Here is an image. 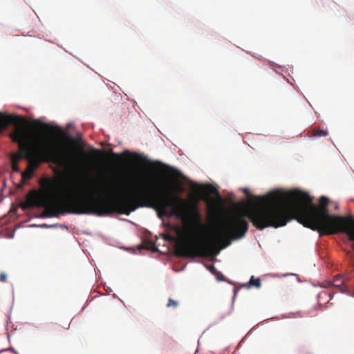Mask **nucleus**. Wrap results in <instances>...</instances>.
<instances>
[{
	"mask_svg": "<svg viewBox=\"0 0 354 354\" xmlns=\"http://www.w3.org/2000/svg\"><path fill=\"white\" fill-rule=\"evenodd\" d=\"M20 142L21 157L28 161L26 170L34 173L35 170L42 162H53L66 167L74 165L71 156L64 153L53 145L41 142L32 143L27 140L21 134L19 136Z\"/></svg>",
	"mask_w": 354,
	"mask_h": 354,
	"instance_id": "1",
	"label": "nucleus"
},
{
	"mask_svg": "<svg viewBox=\"0 0 354 354\" xmlns=\"http://www.w3.org/2000/svg\"><path fill=\"white\" fill-rule=\"evenodd\" d=\"M20 116L13 115L0 114V133L6 129L9 124H17L21 122Z\"/></svg>",
	"mask_w": 354,
	"mask_h": 354,
	"instance_id": "2",
	"label": "nucleus"
},
{
	"mask_svg": "<svg viewBox=\"0 0 354 354\" xmlns=\"http://www.w3.org/2000/svg\"><path fill=\"white\" fill-rule=\"evenodd\" d=\"M193 187L201 189L205 195H207V196L215 195L218 197L220 202L221 201V198L219 195L218 189L212 185L208 184V185L200 186L198 185L195 184L193 186Z\"/></svg>",
	"mask_w": 354,
	"mask_h": 354,
	"instance_id": "3",
	"label": "nucleus"
},
{
	"mask_svg": "<svg viewBox=\"0 0 354 354\" xmlns=\"http://www.w3.org/2000/svg\"><path fill=\"white\" fill-rule=\"evenodd\" d=\"M346 283V279L342 276H337L332 282V285L339 290L340 292H344L346 290V288L344 287V284Z\"/></svg>",
	"mask_w": 354,
	"mask_h": 354,
	"instance_id": "4",
	"label": "nucleus"
},
{
	"mask_svg": "<svg viewBox=\"0 0 354 354\" xmlns=\"http://www.w3.org/2000/svg\"><path fill=\"white\" fill-rule=\"evenodd\" d=\"M96 184H97V186H95V189L93 190L95 191H97V192H106L108 190H109V189H108V186H99V183L100 182H103V183H106V184L107 185V181L106 180V179L102 176L100 178V180H95L94 181Z\"/></svg>",
	"mask_w": 354,
	"mask_h": 354,
	"instance_id": "5",
	"label": "nucleus"
},
{
	"mask_svg": "<svg viewBox=\"0 0 354 354\" xmlns=\"http://www.w3.org/2000/svg\"><path fill=\"white\" fill-rule=\"evenodd\" d=\"M328 132L327 130L324 129H314L312 131V136L320 138V137H325L328 136Z\"/></svg>",
	"mask_w": 354,
	"mask_h": 354,
	"instance_id": "6",
	"label": "nucleus"
},
{
	"mask_svg": "<svg viewBox=\"0 0 354 354\" xmlns=\"http://www.w3.org/2000/svg\"><path fill=\"white\" fill-rule=\"evenodd\" d=\"M261 285V283L260 279L259 278L254 279V276H252L250 279L248 286V287L254 286L256 288H260Z\"/></svg>",
	"mask_w": 354,
	"mask_h": 354,
	"instance_id": "7",
	"label": "nucleus"
},
{
	"mask_svg": "<svg viewBox=\"0 0 354 354\" xmlns=\"http://www.w3.org/2000/svg\"><path fill=\"white\" fill-rule=\"evenodd\" d=\"M207 268L210 271V272L216 276L218 279L219 278V275H221V273L217 270V269L214 267V265L208 266Z\"/></svg>",
	"mask_w": 354,
	"mask_h": 354,
	"instance_id": "8",
	"label": "nucleus"
},
{
	"mask_svg": "<svg viewBox=\"0 0 354 354\" xmlns=\"http://www.w3.org/2000/svg\"><path fill=\"white\" fill-rule=\"evenodd\" d=\"M34 124L36 126H37L38 127L43 129H49V126L48 124H46V123H44L38 120H35Z\"/></svg>",
	"mask_w": 354,
	"mask_h": 354,
	"instance_id": "9",
	"label": "nucleus"
},
{
	"mask_svg": "<svg viewBox=\"0 0 354 354\" xmlns=\"http://www.w3.org/2000/svg\"><path fill=\"white\" fill-rule=\"evenodd\" d=\"M178 305V303L177 301H175V300L169 298L168 299V303L167 304V308L172 307L174 308H177Z\"/></svg>",
	"mask_w": 354,
	"mask_h": 354,
	"instance_id": "10",
	"label": "nucleus"
},
{
	"mask_svg": "<svg viewBox=\"0 0 354 354\" xmlns=\"http://www.w3.org/2000/svg\"><path fill=\"white\" fill-rule=\"evenodd\" d=\"M33 174L30 173L28 171L26 170L24 172L21 174V176L23 179L28 180L32 177Z\"/></svg>",
	"mask_w": 354,
	"mask_h": 354,
	"instance_id": "11",
	"label": "nucleus"
},
{
	"mask_svg": "<svg viewBox=\"0 0 354 354\" xmlns=\"http://www.w3.org/2000/svg\"><path fill=\"white\" fill-rule=\"evenodd\" d=\"M110 153L111 154L114 156V157H116V158H124L125 156L127 155H129V152L128 151H126L125 152H124L123 153H121V154H117V153H113V151L111 150L110 151Z\"/></svg>",
	"mask_w": 354,
	"mask_h": 354,
	"instance_id": "12",
	"label": "nucleus"
},
{
	"mask_svg": "<svg viewBox=\"0 0 354 354\" xmlns=\"http://www.w3.org/2000/svg\"><path fill=\"white\" fill-rule=\"evenodd\" d=\"M12 170L15 171H19L17 160H12Z\"/></svg>",
	"mask_w": 354,
	"mask_h": 354,
	"instance_id": "13",
	"label": "nucleus"
},
{
	"mask_svg": "<svg viewBox=\"0 0 354 354\" xmlns=\"http://www.w3.org/2000/svg\"><path fill=\"white\" fill-rule=\"evenodd\" d=\"M165 239L167 241H171V242L176 241V239L174 236H171V235H169V234L165 236Z\"/></svg>",
	"mask_w": 354,
	"mask_h": 354,
	"instance_id": "14",
	"label": "nucleus"
},
{
	"mask_svg": "<svg viewBox=\"0 0 354 354\" xmlns=\"http://www.w3.org/2000/svg\"><path fill=\"white\" fill-rule=\"evenodd\" d=\"M7 280V275L6 274L2 272L0 273V281L1 282H6Z\"/></svg>",
	"mask_w": 354,
	"mask_h": 354,
	"instance_id": "15",
	"label": "nucleus"
},
{
	"mask_svg": "<svg viewBox=\"0 0 354 354\" xmlns=\"http://www.w3.org/2000/svg\"><path fill=\"white\" fill-rule=\"evenodd\" d=\"M60 326L59 324H54L51 326V330L55 332H58L59 330Z\"/></svg>",
	"mask_w": 354,
	"mask_h": 354,
	"instance_id": "16",
	"label": "nucleus"
},
{
	"mask_svg": "<svg viewBox=\"0 0 354 354\" xmlns=\"http://www.w3.org/2000/svg\"><path fill=\"white\" fill-rule=\"evenodd\" d=\"M93 152L95 155H100V154L102 153V151H100L99 149H93Z\"/></svg>",
	"mask_w": 354,
	"mask_h": 354,
	"instance_id": "17",
	"label": "nucleus"
},
{
	"mask_svg": "<svg viewBox=\"0 0 354 354\" xmlns=\"http://www.w3.org/2000/svg\"><path fill=\"white\" fill-rule=\"evenodd\" d=\"M243 192L244 194L248 196V197H250V192L248 189H243Z\"/></svg>",
	"mask_w": 354,
	"mask_h": 354,
	"instance_id": "18",
	"label": "nucleus"
},
{
	"mask_svg": "<svg viewBox=\"0 0 354 354\" xmlns=\"http://www.w3.org/2000/svg\"><path fill=\"white\" fill-rule=\"evenodd\" d=\"M69 324L68 323H66V324L64 326H62V328H63L64 329H68L69 328Z\"/></svg>",
	"mask_w": 354,
	"mask_h": 354,
	"instance_id": "19",
	"label": "nucleus"
},
{
	"mask_svg": "<svg viewBox=\"0 0 354 354\" xmlns=\"http://www.w3.org/2000/svg\"><path fill=\"white\" fill-rule=\"evenodd\" d=\"M168 170H173V168L169 166H165Z\"/></svg>",
	"mask_w": 354,
	"mask_h": 354,
	"instance_id": "20",
	"label": "nucleus"
},
{
	"mask_svg": "<svg viewBox=\"0 0 354 354\" xmlns=\"http://www.w3.org/2000/svg\"><path fill=\"white\" fill-rule=\"evenodd\" d=\"M145 248V247L144 245H140V246L139 247V249H140V250H141V249H142V248Z\"/></svg>",
	"mask_w": 354,
	"mask_h": 354,
	"instance_id": "21",
	"label": "nucleus"
}]
</instances>
